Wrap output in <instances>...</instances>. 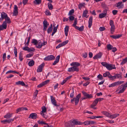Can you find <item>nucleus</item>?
<instances>
[{
    "label": "nucleus",
    "instance_id": "de8ad7c7",
    "mask_svg": "<svg viewBox=\"0 0 127 127\" xmlns=\"http://www.w3.org/2000/svg\"><path fill=\"white\" fill-rule=\"evenodd\" d=\"M97 77L100 80H102L103 78L102 75L99 74L97 76Z\"/></svg>",
    "mask_w": 127,
    "mask_h": 127
},
{
    "label": "nucleus",
    "instance_id": "8fccbe9b",
    "mask_svg": "<svg viewBox=\"0 0 127 127\" xmlns=\"http://www.w3.org/2000/svg\"><path fill=\"white\" fill-rule=\"evenodd\" d=\"M69 21H72L74 19V17L72 16H70L69 17Z\"/></svg>",
    "mask_w": 127,
    "mask_h": 127
},
{
    "label": "nucleus",
    "instance_id": "6ab92c4d",
    "mask_svg": "<svg viewBox=\"0 0 127 127\" xmlns=\"http://www.w3.org/2000/svg\"><path fill=\"white\" fill-rule=\"evenodd\" d=\"M102 53L101 52L98 53L97 55L95 56L93 58L94 59H95L98 58H99L101 57Z\"/></svg>",
    "mask_w": 127,
    "mask_h": 127
},
{
    "label": "nucleus",
    "instance_id": "774afa93",
    "mask_svg": "<svg viewBox=\"0 0 127 127\" xmlns=\"http://www.w3.org/2000/svg\"><path fill=\"white\" fill-rule=\"evenodd\" d=\"M25 51H28L29 50V47H25L22 48Z\"/></svg>",
    "mask_w": 127,
    "mask_h": 127
},
{
    "label": "nucleus",
    "instance_id": "6e6d98bb",
    "mask_svg": "<svg viewBox=\"0 0 127 127\" xmlns=\"http://www.w3.org/2000/svg\"><path fill=\"white\" fill-rule=\"evenodd\" d=\"M29 50H28V52H30L31 51H32L35 50V49L33 48H29Z\"/></svg>",
    "mask_w": 127,
    "mask_h": 127
},
{
    "label": "nucleus",
    "instance_id": "13d9d810",
    "mask_svg": "<svg viewBox=\"0 0 127 127\" xmlns=\"http://www.w3.org/2000/svg\"><path fill=\"white\" fill-rule=\"evenodd\" d=\"M90 121H87L85 122L84 123L85 125H90Z\"/></svg>",
    "mask_w": 127,
    "mask_h": 127
},
{
    "label": "nucleus",
    "instance_id": "473e14b6",
    "mask_svg": "<svg viewBox=\"0 0 127 127\" xmlns=\"http://www.w3.org/2000/svg\"><path fill=\"white\" fill-rule=\"evenodd\" d=\"M34 62L33 60L30 61L28 63L29 65V66H32L34 65Z\"/></svg>",
    "mask_w": 127,
    "mask_h": 127
},
{
    "label": "nucleus",
    "instance_id": "4be33fe9",
    "mask_svg": "<svg viewBox=\"0 0 127 127\" xmlns=\"http://www.w3.org/2000/svg\"><path fill=\"white\" fill-rule=\"evenodd\" d=\"M16 84L17 85H21L23 86H24L25 84L24 83L23 81H19L16 83Z\"/></svg>",
    "mask_w": 127,
    "mask_h": 127
},
{
    "label": "nucleus",
    "instance_id": "c756f323",
    "mask_svg": "<svg viewBox=\"0 0 127 127\" xmlns=\"http://www.w3.org/2000/svg\"><path fill=\"white\" fill-rule=\"evenodd\" d=\"M77 28H76L75 29L78 30L80 31H82L84 30V27L83 26H81L80 27H79L78 26H77Z\"/></svg>",
    "mask_w": 127,
    "mask_h": 127
},
{
    "label": "nucleus",
    "instance_id": "ddd939ff",
    "mask_svg": "<svg viewBox=\"0 0 127 127\" xmlns=\"http://www.w3.org/2000/svg\"><path fill=\"white\" fill-rule=\"evenodd\" d=\"M122 75L120 74H116L114 76H112L111 78V80H113L116 78H122Z\"/></svg>",
    "mask_w": 127,
    "mask_h": 127
},
{
    "label": "nucleus",
    "instance_id": "ea45409f",
    "mask_svg": "<svg viewBox=\"0 0 127 127\" xmlns=\"http://www.w3.org/2000/svg\"><path fill=\"white\" fill-rule=\"evenodd\" d=\"M40 114L43 118L46 119L47 118L48 116L46 115L45 113L40 112Z\"/></svg>",
    "mask_w": 127,
    "mask_h": 127
},
{
    "label": "nucleus",
    "instance_id": "bb28decb",
    "mask_svg": "<svg viewBox=\"0 0 127 127\" xmlns=\"http://www.w3.org/2000/svg\"><path fill=\"white\" fill-rule=\"evenodd\" d=\"M122 36V35H112L110 36V37L114 39H116Z\"/></svg>",
    "mask_w": 127,
    "mask_h": 127
},
{
    "label": "nucleus",
    "instance_id": "69168bd1",
    "mask_svg": "<svg viewBox=\"0 0 127 127\" xmlns=\"http://www.w3.org/2000/svg\"><path fill=\"white\" fill-rule=\"evenodd\" d=\"M63 46L62 43H60L56 47V49H58L59 48Z\"/></svg>",
    "mask_w": 127,
    "mask_h": 127
},
{
    "label": "nucleus",
    "instance_id": "338daca9",
    "mask_svg": "<svg viewBox=\"0 0 127 127\" xmlns=\"http://www.w3.org/2000/svg\"><path fill=\"white\" fill-rule=\"evenodd\" d=\"M65 125L66 127H70L69 122L65 123Z\"/></svg>",
    "mask_w": 127,
    "mask_h": 127
},
{
    "label": "nucleus",
    "instance_id": "cd10ccee",
    "mask_svg": "<svg viewBox=\"0 0 127 127\" xmlns=\"http://www.w3.org/2000/svg\"><path fill=\"white\" fill-rule=\"evenodd\" d=\"M102 113L106 116L110 117L111 114L108 112L106 111H103L102 112Z\"/></svg>",
    "mask_w": 127,
    "mask_h": 127
},
{
    "label": "nucleus",
    "instance_id": "412c9836",
    "mask_svg": "<svg viewBox=\"0 0 127 127\" xmlns=\"http://www.w3.org/2000/svg\"><path fill=\"white\" fill-rule=\"evenodd\" d=\"M93 19V17L92 16H90L89 19V21L88 27L90 28L92 25V22Z\"/></svg>",
    "mask_w": 127,
    "mask_h": 127
},
{
    "label": "nucleus",
    "instance_id": "79ce46f5",
    "mask_svg": "<svg viewBox=\"0 0 127 127\" xmlns=\"http://www.w3.org/2000/svg\"><path fill=\"white\" fill-rule=\"evenodd\" d=\"M48 7L50 10H52L53 8V6L52 4L50 3H48Z\"/></svg>",
    "mask_w": 127,
    "mask_h": 127
},
{
    "label": "nucleus",
    "instance_id": "c85d7f7f",
    "mask_svg": "<svg viewBox=\"0 0 127 127\" xmlns=\"http://www.w3.org/2000/svg\"><path fill=\"white\" fill-rule=\"evenodd\" d=\"M88 11L87 10H85L84 11L83 16L84 17H85L87 18L88 17V16L87 15V14L88 13Z\"/></svg>",
    "mask_w": 127,
    "mask_h": 127
},
{
    "label": "nucleus",
    "instance_id": "09e8293b",
    "mask_svg": "<svg viewBox=\"0 0 127 127\" xmlns=\"http://www.w3.org/2000/svg\"><path fill=\"white\" fill-rule=\"evenodd\" d=\"M45 13L46 15H51V13L48 10H46Z\"/></svg>",
    "mask_w": 127,
    "mask_h": 127
},
{
    "label": "nucleus",
    "instance_id": "c9c22d12",
    "mask_svg": "<svg viewBox=\"0 0 127 127\" xmlns=\"http://www.w3.org/2000/svg\"><path fill=\"white\" fill-rule=\"evenodd\" d=\"M42 111L40 112L46 113V109L45 106H43L41 107Z\"/></svg>",
    "mask_w": 127,
    "mask_h": 127
},
{
    "label": "nucleus",
    "instance_id": "39448f33",
    "mask_svg": "<svg viewBox=\"0 0 127 127\" xmlns=\"http://www.w3.org/2000/svg\"><path fill=\"white\" fill-rule=\"evenodd\" d=\"M43 30L44 31H46L48 26L49 25V23L46 20H44L43 22Z\"/></svg>",
    "mask_w": 127,
    "mask_h": 127
},
{
    "label": "nucleus",
    "instance_id": "4468645a",
    "mask_svg": "<svg viewBox=\"0 0 127 127\" xmlns=\"http://www.w3.org/2000/svg\"><path fill=\"white\" fill-rule=\"evenodd\" d=\"M37 114L36 113H32L30 115L29 118H31L33 119H36L37 118Z\"/></svg>",
    "mask_w": 127,
    "mask_h": 127
},
{
    "label": "nucleus",
    "instance_id": "37998d69",
    "mask_svg": "<svg viewBox=\"0 0 127 127\" xmlns=\"http://www.w3.org/2000/svg\"><path fill=\"white\" fill-rule=\"evenodd\" d=\"M14 53L15 56L16 57H17V48L15 47H14Z\"/></svg>",
    "mask_w": 127,
    "mask_h": 127
},
{
    "label": "nucleus",
    "instance_id": "9b49d317",
    "mask_svg": "<svg viewBox=\"0 0 127 127\" xmlns=\"http://www.w3.org/2000/svg\"><path fill=\"white\" fill-rule=\"evenodd\" d=\"M45 65V64L44 63L40 65L37 69V71L38 72H41L42 71V68Z\"/></svg>",
    "mask_w": 127,
    "mask_h": 127
},
{
    "label": "nucleus",
    "instance_id": "a878e982",
    "mask_svg": "<svg viewBox=\"0 0 127 127\" xmlns=\"http://www.w3.org/2000/svg\"><path fill=\"white\" fill-rule=\"evenodd\" d=\"M12 113H7L5 115L4 117L6 118H9L11 117L12 116Z\"/></svg>",
    "mask_w": 127,
    "mask_h": 127
},
{
    "label": "nucleus",
    "instance_id": "dca6fc26",
    "mask_svg": "<svg viewBox=\"0 0 127 127\" xmlns=\"http://www.w3.org/2000/svg\"><path fill=\"white\" fill-rule=\"evenodd\" d=\"M116 6L118 7L119 8H122L124 6V4L123 3L122 1L116 3Z\"/></svg>",
    "mask_w": 127,
    "mask_h": 127
},
{
    "label": "nucleus",
    "instance_id": "4c0bfd02",
    "mask_svg": "<svg viewBox=\"0 0 127 127\" xmlns=\"http://www.w3.org/2000/svg\"><path fill=\"white\" fill-rule=\"evenodd\" d=\"M41 2V0H35L34 1V3L37 4H40Z\"/></svg>",
    "mask_w": 127,
    "mask_h": 127
},
{
    "label": "nucleus",
    "instance_id": "423d86ee",
    "mask_svg": "<svg viewBox=\"0 0 127 127\" xmlns=\"http://www.w3.org/2000/svg\"><path fill=\"white\" fill-rule=\"evenodd\" d=\"M124 81H117V82H114V83L112 84H110L109 86V87H113L116 86L117 85H120L124 83Z\"/></svg>",
    "mask_w": 127,
    "mask_h": 127
},
{
    "label": "nucleus",
    "instance_id": "72a5a7b5",
    "mask_svg": "<svg viewBox=\"0 0 127 127\" xmlns=\"http://www.w3.org/2000/svg\"><path fill=\"white\" fill-rule=\"evenodd\" d=\"M119 114H113L112 115H110V118L112 119H114L116 118L119 115Z\"/></svg>",
    "mask_w": 127,
    "mask_h": 127
},
{
    "label": "nucleus",
    "instance_id": "9d476101",
    "mask_svg": "<svg viewBox=\"0 0 127 127\" xmlns=\"http://www.w3.org/2000/svg\"><path fill=\"white\" fill-rule=\"evenodd\" d=\"M55 59L54 56L53 55H50L44 58V60L46 61L52 60H54Z\"/></svg>",
    "mask_w": 127,
    "mask_h": 127
},
{
    "label": "nucleus",
    "instance_id": "aec40b11",
    "mask_svg": "<svg viewBox=\"0 0 127 127\" xmlns=\"http://www.w3.org/2000/svg\"><path fill=\"white\" fill-rule=\"evenodd\" d=\"M14 121V119H11L9 120H4L1 121V122L3 123L4 124H6V122H7L8 123H9L11 122H13Z\"/></svg>",
    "mask_w": 127,
    "mask_h": 127
},
{
    "label": "nucleus",
    "instance_id": "f8f14e48",
    "mask_svg": "<svg viewBox=\"0 0 127 127\" xmlns=\"http://www.w3.org/2000/svg\"><path fill=\"white\" fill-rule=\"evenodd\" d=\"M18 7L16 5H14V7L13 12V16H16L18 15Z\"/></svg>",
    "mask_w": 127,
    "mask_h": 127
},
{
    "label": "nucleus",
    "instance_id": "2f4dec72",
    "mask_svg": "<svg viewBox=\"0 0 127 127\" xmlns=\"http://www.w3.org/2000/svg\"><path fill=\"white\" fill-rule=\"evenodd\" d=\"M73 72L74 71L78 72L79 71V69L77 66H74L72 67Z\"/></svg>",
    "mask_w": 127,
    "mask_h": 127
},
{
    "label": "nucleus",
    "instance_id": "5fc2aeb1",
    "mask_svg": "<svg viewBox=\"0 0 127 127\" xmlns=\"http://www.w3.org/2000/svg\"><path fill=\"white\" fill-rule=\"evenodd\" d=\"M120 87H124L125 89H126V88L127 87V82L124 85H121Z\"/></svg>",
    "mask_w": 127,
    "mask_h": 127
},
{
    "label": "nucleus",
    "instance_id": "a18cd8bd",
    "mask_svg": "<svg viewBox=\"0 0 127 127\" xmlns=\"http://www.w3.org/2000/svg\"><path fill=\"white\" fill-rule=\"evenodd\" d=\"M50 80H47L43 82L42 83L43 84V85L44 86L45 85H46L49 82Z\"/></svg>",
    "mask_w": 127,
    "mask_h": 127
},
{
    "label": "nucleus",
    "instance_id": "7ed1b4c3",
    "mask_svg": "<svg viewBox=\"0 0 127 127\" xmlns=\"http://www.w3.org/2000/svg\"><path fill=\"white\" fill-rule=\"evenodd\" d=\"M109 25L111 26L110 28L111 33L113 34V32L114 31L115 28L114 25V22L112 20H110V21Z\"/></svg>",
    "mask_w": 127,
    "mask_h": 127
},
{
    "label": "nucleus",
    "instance_id": "e2e57ef3",
    "mask_svg": "<svg viewBox=\"0 0 127 127\" xmlns=\"http://www.w3.org/2000/svg\"><path fill=\"white\" fill-rule=\"evenodd\" d=\"M88 55L87 53H85V54H82L83 57L84 58H86L87 57Z\"/></svg>",
    "mask_w": 127,
    "mask_h": 127
},
{
    "label": "nucleus",
    "instance_id": "f3484780",
    "mask_svg": "<svg viewBox=\"0 0 127 127\" xmlns=\"http://www.w3.org/2000/svg\"><path fill=\"white\" fill-rule=\"evenodd\" d=\"M82 93L84 95V96L86 97V99L88 98H91L93 97V96L91 94H88L85 92H82Z\"/></svg>",
    "mask_w": 127,
    "mask_h": 127
},
{
    "label": "nucleus",
    "instance_id": "20e7f679",
    "mask_svg": "<svg viewBox=\"0 0 127 127\" xmlns=\"http://www.w3.org/2000/svg\"><path fill=\"white\" fill-rule=\"evenodd\" d=\"M47 42L46 41H44L43 43L41 42V41L38 42V45L36 46V47L38 48H41L42 46H44L46 45Z\"/></svg>",
    "mask_w": 127,
    "mask_h": 127
},
{
    "label": "nucleus",
    "instance_id": "4d7b16f0",
    "mask_svg": "<svg viewBox=\"0 0 127 127\" xmlns=\"http://www.w3.org/2000/svg\"><path fill=\"white\" fill-rule=\"evenodd\" d=\"M68 40H66L65 41H64L62 43V44L63 46H64L67 43H68Z\"/></svg>",
    "mask_w": 127,
    "mask_h": 127
},
{
    "label": "nucleus",
    "instance_id": "393cba45",
    "mask_svg": "<svg viewBox=\"0 0 127 127\" xmlns=\"http://www.w3.org/2000/svg\"><path fill=\"white\" fill-rule=\"evenodd\" d=\"M68 30L69 27L68 26H66L64 28V32L66 36L67 35Z\"/></svg>",
    "mask_w": 127,
    "mask_h": 127
},
{
    "label": "nucleus",
    "instance_id": "58836bf2",
    "mask_svg": "<svg viewBox=\"0 0 127 127\" xmlns=\"http://www.w3.org/2000/svg\"><path fill=\"white\" fill-rule=\"evenodd\" d=\"M32 43L34 45L37 46V44L38 43V42L37 40L35 39H33L32 40Z\"/></svg>",
    "mask_w": 127,
    "mask_h": 127
},
{
    "label": "nucleus",
    "instance_id": "a211bd4d",
    "mask_svg": "<svg viewBox=\"0 0 127 127\" xmlns=\"http://www.w3.org/2000/svg\"><path fill=\"white\" fill-rule=\"evenodd\" d=\"M25 110H28V109L27 107H22L21 108H19L17 109L16 111V113H17L18 112H20L21 111Z\"/></svg>",
    "mask_w": 127,
    "mask_h": 127
},
{
    "label": "nucleus",
    "instance_id": "c03bdc74",
    "mask_svg": "<svg viewBox=\"0 0 127 127\" xmlns=\"http://www.w3.org/2000/svg\"><path fill=\"white\" fill-rule=\"evenodd\" d=\"M105 16V14H103V13H101L99 14V17L100 18H102L104 17Z\"/></svg>",
    "mask_w": 127,
    "mask_h": 127
},
{
    "label": "nucleus",
    "instance_id": "0e129e2a",
    "mask_svg": "<svg viewBox=\"0 0 127 127\" xmlns=\"http://www.w3.org/2000/svg\"><path fill=\"white\" fill-rule=\"evenodd\" d=\"M33 53H32V54L29 53L26 55V57L27 58L30 57H31V56H32L33 55Z\"/></svg>",
    "mask_w": 127,
    "mask_h": 127
},
{
    "label": "nucleus",
    "instance_id": "f257e3e1",
    "mask_svg": "<svg viewBox=\"0 0 127 127\" xmlns=\"http://www.w3.org/2000/svg\"><path fill=\"white\" fill-rule=\"evenodd\" d=\"M101 64L103 66L105 67L108 70H111L112 69L116 68L114 65L108 64L106 62H102Z\"/></svg>",
    "mask_w": 127,
    "mask_h": 127
},
{
    "label": "nucleus",
    "instance_id": "7c9ffc66",
    "mask_svg": "<svg viewBox=\"0 0 127 127\" xmlns=\"http://www.w3.org/2000/svg\"><path fill=\"white\" fill-rule=\"evenodd\" d=\"M77 19L76 18H75V20H74V23L72 25V26L74 27L75 29L76 28H77V26H76V25L77 24Z\"/></svg>",
    "mask_w": 127,
    "mask_h": 127
},
{
    "label": "nucleus",
    "instance_id": "052dcab7",
    "mask_svg": "<svg viewBox=\"0 0 127 127\" xmlns=\"http://www.w3.org/2000/svg\"><path fill=\"white\" fill-rule=\"evenodd\" d=\"M125 90V89L124 87H123L122 89L120 90V91L118 93H123Z\"/></svg>",
    "mask_w": 127,
    "mask_h": 127
},
{
    "label": "nucleus",
    "instance_id": "49530a36",
    "mask_svg": "<svg viewBox=\"0 0 127 127\" xmlns=\"http://www.w3.org/2000/svg\"><path fill=\"white\" fill-rule=\"evenodd\" d=\"M53 31L56 32L57 31V29L58 27V25H57L56 27H55L54 25H53Z\"/></svg>",
    "mask_w": 127,
    "mask_h": 127
},
{
    "label": "nucleus",
    "instance_id": "2eb2a0df",
    "mask_svg": "<svg viewBox=\"0 0 127 127\" xmlns=\"http://www.w3.org/2000/svg\"><path fill=\"white\" fill-rule=\"evenodd\" d=\"M103 76L104 77H106L108 76L111 80L112 75H111L110 72L108 71L106 72L103 74Z\"/></svg>",
    "mask_w": 127,
    "mask_h": 127
},
{
    "label": "nucleus",
    "instance_id": "5701e85b",
    "mask_svg": "<svg viewBox=\"0 0 127 127\" xmlns=\"http://www.w3.org/2000/svg\"><path fill=\"white\" fill-rule=\"evenodd\" d=\"M70 65L71 66H76L77 67V66H79L80 65V64L78 62H73Z\"/></svg>",
    "mask_w": 127,
    "mask_h": 127
},
{
    "label": "nucleus",
    "instance_id": "603ef678",
    "mask_svg": "<svg viewBox=\"0 0 127 127\" xmlns=\"http://www.w3.org/2000/svg\"><path fill=\"white\" fill-rule=\"evenodd\" d=\"M126 62H127V61L126 58L124 59L123 60L122 62L121 63V65H122L124 64H125L126 63Z\"/></svg>",
    "mask_w": 127,
    "mask_h": 127
},
{
    "label": "nucleus",
    "instance_id": "f03ea898",
    "mask_svg": "<svg viewBox=\"0 0 127 127\" xmlns=\"http://www.w3.org/2000/svg\"><path fill=\"white\" fill-rule=\"evenodd\" d=\"M70 127H72L75 125H80L82 124L81 122L74 120L69 121Z\"/></svg>",
    "mask_w": 127,
    "mask_h": 127
},
{
    "label": "nucleus",
    "instance_id": "1a4fd4ad",
    "mask_svg": "<svg viewBox=\"0 0 127 127\" xmlns=\"http://www.w3.org/2000/svg\"><path fill=\"white\" fill-rule=\"evenodd\" d=\"M7 26L6 23L5 21H4L2 24L0 26V31L2 30L3 29H6Z\"/></svg>",
    "mask_w": 127,
    "mask_h": 127
},
{
    "label": "nucleus",
    "instance_id": "bf43d9fd",
    "mask_svg": "<svg viewBox=\"0 0 127 127\" xmlns=\"http://www.w3.org/2000/svg\"><path fill=\"white\" fill-rule=\"evenodd\" d=\"M112 12L113 15H115L117 14L118 11L116 10H113Z\"/></svg>",
    "mask_w": 127,
    "mask_h": 127
},
{
    "label": "nucleus",
    "instance_id": "f704fd0d",
    "mask_svg": "<svg viewBox=\"0 0 127 127\" xmlns=\"http://www.w3.org/2000/svg\"><path fill=\"white\" fill-rule=\"evenodd\" d=\"M5 21L6 23H7L9 24L11 23V21H10V18L8 17V16L6 18H5Z\"/></svg>",
    "mask_w": 127,
    "mask_h": 127
},
{
    "label": "nucleus",
    "instance_id": "e433bc0d",
    "mask_svg": "<svg viewBox=\"0 0 127 127\" xmlns=\"http://www.w3.org/2000/svg\"><path fill=\"white\" fill-rule=\"evenodd\" d=\"M22 57V53L20 52L19 54V59L21 61H22L23 60V58Z\"/></svg>",
    "mask_w": 127,
    "mask_h": 127
},
{
    "label": "nucleus",
    "instance_id": "0eeeda50",
    "mask_svg": "<svg viewBox=\"0 0 127 127\" xmlns=\"http://www.w3.org/2000/svg\"><path fill=\"white\" fill-rule=\"evenodd\" d=\"M81 96V94H79L74 98V101L75 105H77L79 102V99Z\"/></svg>",
    "mask_w": 127,
    "mask_h": 127
},
{
    "label": "nucleus",
    "instance_id": "6e6552de",
    "mask_svg": "<svg viewBox=\"0 0 127 127\" xmlns=\"http://www.w3.org/2000/svg\"><path fill=\"white\" fill-rule=\"evenodd\" d=\"M51 101L52 103L56 107H58L59 106V105L57 104H56V100H55V98L52 96H50Z\"/></svg>",
    "mask_w": 127,
    "mask_h": 127
},
{
    "label": "nucleus",
    "instance_id": "864d4df0",
    "mask_svg": "<svg viewBox=\"0 0 127 127\" xmlns=\"http://www.w3.org/2000/svg\"><path fill=\"white\" fill-rule=\"evenodd\" d=\"M52 28L49 27L47 30V33H51L52 30Z\"/></svg>",
    "mask_w": 127,
    "mask_h": 127
},
{
    "label": "nucleus",
    "instance_id": "680f3d73",
    "mask_svg": "<svg viewBox=\"0 0 127 127\" xmlns=\"http://www.w3.org/2000/svg\"><path fill=\"white\" fill-rule=\"evenodd\" d=\"M105 30V28L104 27H101L99 28V30L100 31H104Z\"/></svg>",
    "mask_w": 127,
    "mask_h": 127
},
{
    "label": "nucleus",
    "instance_id": "b1692460",
    "mask_svg": "<svg viewBox=\"0 0 127 127\" xmlns=\"http://www.w3.org/2000/svg\"><path fill=\"white\" fill-rule=\"evenodd\" d=\"M7 14L5 13L2 12L1 14V17L3 19H5L7 16Z\"/></svg>",
    "mask_w": 127,
    "mask_h": 127
},
{
    "label": "nucleus",
    "instance_id": "3c124183",
    "mask_svg": "<svg viewBox=\"0 0 127 127\" xmlns=\"http://www.w3.org/2000/svg\"><path fill=\"white\" fill-rule=\"evenodd\" d=\"M74 10L73 9H72L70 11L68 15H71L72 14L74 13Z\"/></svg>",
    "mask_w": 127,
    "mask_h": 127
},
{
    "label": "nucleus",
    "instance_id": "a19ab883",
    "mask_svg": "<svg viewBox=\"0 0 127 127\" xmlns=\"http://www.w3.org/2000/svg\"><path fill=\"white\" fill-rule=\"evenodd\" d=\"M107 47L108 50H111L113 48V46L110 44H109L107 45Z\"/></svg>",
    "mask_w": 127,
    "mask_h": 127
}]
</instances>
